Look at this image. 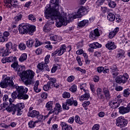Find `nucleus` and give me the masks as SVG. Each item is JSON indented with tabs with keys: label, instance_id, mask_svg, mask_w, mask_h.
Segmentation results:
<instances>
[{
	"label": "nucleus",
	"instance_id": "1",
	"mask_svg": "<svg viewBox=\"0 0 130 130\" xmlns=\"http://www.w3.org/2000/svg\"><path fill=\"white\" fill-rule=\"evenodd\" d=\"M59 2L58 0H51L49 7L46 8L45 11V17L48 20L54 21L56 20V26L60 28L62 25L67 26L68 23L72 22L74 19H76L77 17L74 16L69 17V20H66L63 17L60 15L59 13Z\"/></svg>",
	"mask_w": 130,
	"mask_h": 130
},
{
	"label": "nucleus",
	"instance_id": "2",
	"mask_svg": "<svg viewBox=\"0 0 130 130\" xmlns=\"http://www.w3.org/2000/svg\"><path fill=\"white\" fill-rule=\"evenodd\" d=\"M16 72L25 85L28 86L33 84V78L35 76V73L33 71L31 70L25 71V66H20L16 69Z\"/></svg>",
	"mask_w": 130,
	"mask_h": 130
},
{
	"label": "nucleus",
	"instance_id": "3",
	"mask_svg": "<svg viewBox=\"0 0 130 130\" xmlns=\"http://www.w3.org/2000/svg\"><path fill=\"white\" fill-rule=\"evenodd\" d=\"M17 85L16 88H14L16 89V91H14L12 93L11 97L13 99H18V100H26L29 98V95L26 93L28 92V88H25L23 86H19L18 84Z\"/></svg>",
	"mask_w": 130,
	"mask_h": 130
},
{
	"label": "nucleus",
	"instance_id": "4",
	"mask_svg": "<svg viewBox=\"0 0 130 130\" xmlns=\"http://www.w3.org/2000/svg\"><path fill=\"white\" fill-rule=\"evenodd\" d=\"M21 108H24V104L22 103H18L15 105L14 104H10L9 105V103H4L0 106V110L2 109H5L8 111V112H13V115H14L16 113V110H19Z\"/></svg>",
	"mask_w": 130,
	"mask_h": 130
},
{
	"label": "nucleus",
	"instance_id": "5",
	"mask_svg": "<svg viewBox=\"0 0 130 130\" xmlns=\"http://www.w3.org/2000/svg\"><path fill=\"white\" fill-rule=\"evenodd\" d=\"M36 27L29 24H20L18 28L19 32L20 34H27L28 33L29 35H33Z\"/></svg>",
	"mask_w": 130,
	"mask_h": 130
},
{
	"label": "nucleus",
	"instance_id": "6",
	"mask_svg": "<svg viewBox=\"0 0 130 130\" xmlns=\"http://www.w3.org/2000/svg\"><path fill=\"white\" fill-rule=\"evenodd\" d=\"M9 86L10 87H12V88H17V84H14L13 80H12L10 77H6L0 82V87L1 88H2V89L8 88Z\"/></svg>",
	"mask_w": 130,
	"mask_h": 130
},
{
	"label": "nucleus",
	"instance_id": "7",
	"mask_svg": "<svg viewBox=\"0 0 130 130\" xmlns=\"http://www.w3.org/2000/svg\"><path fill=\"white\" fill-rule=\"evenodd\" d=\"M116 124L117 126H119L120 128H123L127 125V120L122 116H120L117 118Z\"/></svg>",
	"mask_w": 130,
	"mask_h": 130
},
{
	"label": "nucleus",
	"instance_id": "8",
	"mask_svg": "<svg viewBox=\"0 0 130 130\" xmlns=\"http://www.w3.org/2000/svg\"><path fill=\"white\" fill-rule=\"evenodd\" d=\"M88 12H89V8L82 6L78 9L77 15H73L72 17L75 16L76 18H80V17H82V16L87 15Z\"/></svg>",
	"mask_w": 130,
	"mask_h": 130
},
{
	"label": "nucleus",
	"instance_id": "9",
	"mask_svg": "<svg viewBox=\"0 0 130 130\" xmlns=\"http://www.w3.org/2000/svg\"><path fill=\"white\" fill-rule=\"evenodd\" d=\"M28 116L29 117H36L39 120L43 119V116L40 114L39 111L36 110H33L32 111L29 112L27 114Z\"/></svg>",
	"mask_w": 130,
	"mask_h": 130
},
{
	"label": "nucleus",
	"instance_id": "10",
	"mask_svg": "<svg viewBox=\"0 0 130 130\" xmlns=\"http://www.w3.org/2000/svg\"><path fill=\"white\" fill-rule=\"evenodd\" d=\"M110 70L113 79L116 78L117 75L119 74V70L116 65H113L110 67Z\"/></svg>",
	"mask_w": 130,
	"mask_h": 130
},
{
	"label": "nucleus",
	"instance_id": "11",
	"mask_svg": "<svg viewBox=\"0 0 130 130\" xmlns=\"http://www.w3.org/2000/svg\"><path fill=\"white\" fill-rule=\"evenodd\" d=\"M100 36V33L99 32V29L98 28L94 29L93 31L90 32L89 34V38L92 40L97 39V37Z\"/></svg>",
	"mask_w": 130,
	"mask_h": 130
},
{
	"label": "nucleus",
	"instance_id": "12",
	"mask_svg": "<svg viewBox=\"0 0 130 130\" xmlns=\"http://www.w3.org/2000/svg\"><path fill=\"white\" fill-rule=\"evenodd\" d=\"M116 82L117 84H125L127 80L124 78V76L122 75H120L117 77L115 79Z\"/></svg>",
	"mask_w": 130,
	"mask_h": 130
},
{
	"label": "nucleus",
	"instance_id": "13",
	"mask_svg": "<svg viewBox=\"0 0 130 130\" xmlns=\"http://www.w3.org/2000/svg\"><path fill=\"white\" fill-rule=\"evenodd\" d=\"M106 47L109 50H114V49H116V46L115 45V43L112 41H109L106 44Z\"/></svg>",
	"mask_w": 130,
	"mask_h": 130
},
{
	"label": "nucleus",
	"instance_id": "14",
	"mask_svg": "<svg viewBox=\"0 0 130 130\" xmlns=\"http://www.w3.org/2000/svg\"><path fill=\"white\" fill-rule=\"evenodd\" d=\"M66 103L68 104V106H72L74 104V106H78V102L76 100L74 101V98H71L70 99H68L66 101Z\"/></svg>",
	"mask_w": 130,
	"mask_h": 130
},
{
	"label": "nucleus",
	"instance_id": "15",
	"mask_svg": "<svg viewBox=\"0 0 130 130\" xmlns=\"http://www.w3.org/2000/svg\"><path fill=\"white\" fill-rule=\"evenodd\" d=\"M119 112L120 114H125V113H128L129 112V110L128 108L124 107L123 106L120 107L119 108Z\"/></svg>",
	"mask_w": 130,
	"mask_h": 130
},
{
	"label": "nucleus",
	"instance_id": "16",
	"mask_svg": "<svg viewBox=\"0 0 130 130\" xmlns=\"http://www.w3.org/2000/svg\"><path fill=\"white\" fill-rule=\"evenodd\" d=\"M88 25H89L88 20H83L78 23V27H79V28H84L85 26H87Z\"/></svg>",
	"mask_w": 130,
	"mask_h": 130
},
{
	"label": "nucleus",
	"instance_id": "17",
	"mask_svg": "<svg viewBox=\"0 0 130 130\" xmlns=\"http://www.w3.org/2000/svg\"><path fill=\"white\" fill-rule=\"evenodd\" d=\"M60 125L62 130H73L72 126L68 125L64 122H61Z\"/></svg>",
	"mask_w": 130,
	"mask_h": 130
},
{
	"label": "nucleus",
	"instance_id": "18",
	"mask_svg": "<svg viewBox=\"0 0 130 130\" xmlns=\"http://www.w3.org/2000/svg\"><path fill=\"white\" fill-rule=\"evenodd\" d=\"M0 53H2V56H7V55H9L11 53V52L9 50L3 47L0 49Z\"/></svg>",
	"mask_w": 130,
	"mask_h": 130
},
{
	"label": "nucleus",
	"instance_id": "19",
	"mask_svg": "<svg viewBox=\"0 0 130 130\" xmlns=\"http://www.w3.org/2000/svg\"><path fill=\"white\" fill-rule=\"evenodd\" d=\"M89 47L96 49L97 48H101V47H102V45L99 44L98 42H94L89 44Z\"/></svg>",
	"mask_w": 130,
	"mask_h": 130
},
{
	"label": "nucleus",
	"instance_id": "20",
	"mask_svg": "<svg viewBox=\"0 0 130 130\" xmlns=\"http://www.w3.org/2000/svg\"><path fill=\"white\" fill-rule=\"evenodd\" d=\"M96 92L99 99H104V95L103 94V92L101 88H98L96 90Z\"/></svg>",
	"mask_w": 130,
	"mask_h": 130
},
{
	"label": "nucleus",
	"instance_id": "21",
	"mask_svg": "<svg viewBox=\"0 0 130 130\" xmlns=\"http://www.w3.org/2000/svg\"><path fill=\"white\" fill-rule=\"evenodd\" d=\"M67 51V46L64 45H62L59 50V53L58 54V56H60V55H62V54Z\"/></svg>",
	"mask_w": 130,
	"mask_h": 130
},
{
	"label": "nucleus",
	"instance_id": "22",
	"mask_svg": "<svg viewBox=\"0 0 130 130\" xmlns=\"http://www.w3.org/2000/svg\"><path fill=\"white\" fill-rule=\"evenodd\" d=\"M4 36L2 38V42H5V41H8V37L10 36V32L9 31H6L3 33Z\"/></svg>",
	"mask_w": 130,
	"mask_h": 130
},
{
	"label": "nucleus",
	"instance_id": "23",
	"mask_svg": "<svg viewBox=\"0 0 130 130\" xmlns=\"http://www.w3.org/2000/svg\"><path fill=\"white\" fill-rule=\"evenodd\" d=\"M62 108H61V106L59 104H56V107L54 108L55 114L57 115L59 112H61Z\"/></svg>",
	"mask_w": 130,
	"mask_h": 130
},
{
	"label": "nucleus",
	"instance_id": "24",
	"mask_svg": "<svg viewBox=\"0 0 130 130\" xmlns=\"http://www.w3.org/2000/svg\"><path fill=\"white\" fill-rule=\"evenodd\" d=\"M90 98V94L89 93H86L81 95L79 99L80 101L82 102L83 100H88Z\"/></svg>",
	"mask_w": 130,
	"mask_h": 130
},
{
	"label": "nucleus",
	"instance_id": "25",
	"mask_svg": "<svg viewBox=\"0 0 130 130\" xmlns=\"http://www.w3.org/2000/svg\"><path fill=\"white\" fill-rule=\"evenodd\" d=\"M38 86H39V81L37 80L35 83L34 87V91L36 92V93H39L41 89L40 88H38Z\"/></svg>",
	"mask_w": 130,
	"mask_h": 130
},
{
	"label": "nucleus",
	"instance_id": "26",
	"mask_svg": "<svg viewBox=\"0 0 130 130\" xmlns=\"http://www.w3.org/2000/svg\"><path fill=\"white\" fill-rule=\"evenodd\" d=\"M51 24H54V22H47V23L44 26L43 30L44 32H48V31H49V25H51Z\"/></svg>",
	"mask_w": 130,
	"mask_h": 130
},
{
	"label": "nucleus",
	"instance_id": "27",
	"mask_svg": "<svg viewBox=\"0 0 130 130\" xmlns=\"http://www.w3.org/2000/svg\"><path fill=\"white\" fill-rule=\"evenodd\" d=\"M103 91L106 99L109 100V99H110V93H109V90H108V89L106 88H104Z\"/></svg>",
	"mask_w": 130,
	"mask_h": 130
},
{
	"label": "nucleus",
	"instance_id": "28",
	"mask_svg": "<svg viewBox=\"0 0 130 130\" xmlns=\"http://www.w3.org/2000/svg\"><path fill=\"white\" fill-rule=\"evenodd\" d=\"M115 18V15L112 13H109L107 16V19L110 22H113Z\"/></svg>",
	"mask_w": 130,
	"mask_h": 130
},
{
	"label": "nucleus",
	"instance_id": "29",
	"mask_svg": "<svg viewBox=\"0 0 130 130\" xmlns=\"http://www.w3.org/2000/svg\"><path fill=\"white\" fill-rule=\"evenodd\" d=\"M27 54L23 53L19 58V60L20 62H23V61H25V60H27Z\"/></svg>",
	"mask_w": 130,
	"mask_h": 130
},
{
	"label": "nucleus",
	"instance_id": "30",
	"mask_svg": "<svg viewBox=\"0 0 130 130\" xmlns=\"http://www.w3.org/2000/svg\"><path fill=\"white\" fill-rule=\"evenodd\" d=\"M34 42H35V41H34V40H32V39H30L29 40H28L26 42V45L27 47H32V46H33Z\"/></svg>",
	"mask_w": 130,
	"mask_h": 130
},
{
	"label": "nucleus",
	"instance_id": "31",
	"mask_svg": "<svg viewBox=\"0 0 130 130\" xmlns=\"http://www.w3.org/2000/svg\"><path fill=\"white\" fill-rule=\"evenodd\" d=\"M52 105H53V102L49 101L46 104V108L47 110L52 109Z\"/></svg>",
	"mask_w": 130,
	"mask_h": 130
},
{
	"label": "nucleus",
	"instance_id": "32",
	"mask_svg": "<svg viewBox=\"0 0 130 130\" xmlns=\"http://www.w3.org/2000/svg\"><path fill=\"white\" fill-rule=\"evenodd\" d=\"M110 104H111V105H112V107L114 109L117 108L118 107H119V105H120L119 102H114V101L111 102Z\"/></svg>",
	"mask_w": 130,
	"mask_h": 130
},
{
	"label": "nucleus",
	"instance_id": "33",
	"mask_svg": "<svg viewBox=\"0 0 130 130\" xmlns=\"http://www.w3.org/2000/svg\"><path fill=\"white\" fill-rule=\"evenodd\" d=\"M12 2V1L11 0H4V6H6L7 8L11 9V8H12V6L9 5H11Z\"/></svg>",
	"mask_w": 130,
	"mask_h": 130
},
{
	"label": "nucleus",
	"instance_id": "34",
	"mask_svg": "<svg viewBox=\"0 0 130 130\" xmlns=\"http://www.w3.org/2000/svg\"><path fill=\"white\" fill-rule=\"evenodd\" d=\"M89 105H90V101H85L82 103V106L85 110L88 109V106H89Z\"/></svg>",
	"mask_w": 130,
	"mask_h": 130
},
{
	"label": "nucleus",
	"instance_id": "35",
	"mask_svg": "<svg viewBox=\"0 0 130 130\" xmlns=\"http://www.w3.org/2000/svg\"><path fill=\"white\" fill-rule=\"evenodd\" d=\"M23 18V15L21 14H18L17 16H15L14 18V21H16V22H18L19 21H20L21 19Z\"/></svg>",
	"mask_w": 130,
	"mask_h": 130
},
{
	"label": "nucleus",
	"instance_id": "36",
	"mask_svg": "<svg viewBox=\"0 0 130 130\" xmlns=\"http://www.w3.org/2000/svg\"><path fill=\"white\" fill-rule=\"evenodd\" d=\"M129 89L128 88L124 90L123 92L124 97H128V96H129Z\"/></svg>",
	"mask_w": 130,
	"mask_h": 130
},
{
	"label": "nucleus",
	"instance_id": "37",
	"mask_svg": "<svg viewBox=\"0 0 130 130\" xmlns=\"http://www.w3.org/2000/svg\"><path fill=\"white\" fill-rule=\"evenodd\" d=\"M6 49H8V50H11L12 48H13V43L11 42H8L6 45Z\"/></svg>",
	"mask_w": 130,
	"mask_h": 130
},
{
	"label": "nucleus",
	"instance_id": "38",
	"mask_svg": "<svg viewBox=\"0 0 130 130\" xmlns=\"http://www.w3.org/2000/svg\"><path fill=\"white\" fill-rule=\"evenodd\" d=\"M71 92L73 93H75V92H77V85L74 84L69 89Z\"/></svg>",
	"mask_w": 130,
	"mask_h": 130
},
{
	"label": "nucleus",
	"instance_id": "39",
	"mask_svg": "<svg viewBox=\"0 0 130 130\" xmlns=\"http://www.w3.org/2000/svg\"><path fill=\"white\" fill-rule=\"evenodd\" d=\"M75 119L77 123H79V124H83V122L81 121V119L79 116L76 115L75 116Z\"/></svg>",
	"mask_w": 130,
	"mask_h": 130
},
{
	"label": "nucleus",
	"instance_id": "40",
	"mask_svg": "<svg viewBox=\"0 0 130 130\" xmlns=\"http://www.w3.org/2000/svg\"><path fill=\"white\" fill-rule=\"evenodd\" d=\"M62 97L63 98H64V99H66V98H70V97H71V93H70V92L65 91L62 94Z\"/></svg>",
	"mask_w": 130,
	"mask_h": 130
},
{
	"label": "nucleus",
	"instance_id": "41",
	"mask_svg": "<svg viewBox=\"0 0 130 130\" xmlns=\"http://www.w3.org/2000/svg\"><path fill=\"white\" fill-rule=\"evenodd\" d=\"M17 59V57H7V60L8 62H13V61H15Z\"/></svg>",
	"mask_w": 130,
	"mask_h": 130
},
{
	"label": "nucleus",
	"instance_id": "42",
	"mask_svg": "<svg viewBox=\"0 0 130 130\" xmlns=\"http://www.w3.org/2000/svg\"><path fill=\"white\" fill-rule=\"evenodd\" d=\"M28 20L30 21H31L32 22H36V18L34 17V15L33 14H30L28 15Z\"/></svg>",
	"mask_w": 130,
	"mask_h": 130
},
{
	"label": "nucleus",
	"instance_id": "43",
	"mask_svg": "<svg viewBox=\"0 0 130 130\" xmlns=\"http://www.w3.org/2000/svg\"><path fill=\"white\" fill-rule=\"evenodd\" d=\"M19 64L18 63V62H14L13 63L11 64V68H13L15 70V71H17V69H18Z\"/></svg>",
	"mask_w": 130,
	"mask_h": 130
},
{
	"label": "nucleus",
	"instance_id": "44",
	"mask_svg": "<svg viewBox=\"0 0 130 130\" xmlns=\"http://www.w3.org/2000/svg\"><path fill=\"white\" fill-rule=\"evenodd\" d=\"M50 40L52 41H58V36L56 35L52 36L50 38Z\"/></svg>",
	"mask_w": 130,
	"mask_h": 130
},
{
	"label": "nucleus",
	"instance_id": "45",
	"mask_svg": "<svg viewBox=\"0 0 130 130\" xmlns=\"http://www.w3.org/2000/svg\"><path fill=\"white\" fill-rule=\"evenodd\" d=\"M19 48L20 50H25L26 49V45L24 43H20L19 45Z\"/></svg>",
	"mask_w": 130,
	"mask_h": 130
},
{
	"label": "nucleus",
	"instance_id": "46",
	"mask_svg": "<svg viewBox=\"0 0 130 130\" xmlns=\"http://www.w3.org/2000/svg\"><path fill=\"white\" fill-rule=\"evenodd\" d=\"M45 64V63H43V62L40 63L38 64V65L37 66V68H38V69H39V70H40V71H42V70H43V69H44V68Z\"/></svg>",
	"mask_w": 130,
	"mask_h": 130
},
{
	"label": "nucleus",
	"instance_id": "47",
	"mask_svg": "<svg viewBox=\"0 0 130 130\" xmlns=\"http://www.w3.org/2000/svg\"><path fill=\"white\" fill-rule=\"evenodd\" d=\"M68 105H69L66 102L62 104V109L63 110H69V109H70V107Z\"/></svg>",
	"mask_w": 130,
	"mask_h": 130
},
{
	"label": "nucleus",
	"instance_id": "48",
	"mask_svg": "<svg viewBox=\"0 0 130 130\" xmlns=\"http://www.w3.org/2000/svg\"><path fill=\"white\" fill-rule=\"evenodd\" d=\"M109 7H110V8H115L116 6V4H115V2H113V1H110L109 3Z\"/></svg>",
	"mask_w": 130,
	"mask_h": 130
},
{
	"label": "nucleus",
	"instance_id": "49",
	"mask_svg": "<svg viewBox=\"0 0 130 130\" xmlns=\"http://www.w3.org/2000/svg\"><path fill=\"white\" fill-rule=\"evenodd\" d=\"M35 125H36V124H35V122H34V121L31 120L28 122V126L29 127H30V128H32L33 127H35Z\"/></svg>",
	"mask_w": 130,
	"mask_h": 130
},
{
	"label": "nucleus",
	"instance_id": "50",
	"mask_svg": "<svg viewBox=\"0 0 130 130\" xmlns=\"http://www.w3.org/2000/svg\"><path fill=\"white\" fill-rule=\"evenodd\" d=\"M49 58H50V55H47L45 58V63L47 64L49 62Z\"/></svg>",
	"mask_w": 130,
	"mask_h": 130
},
{
	"label": "nucleus",
	"instance_id": "51",
	"mask_svg": "<svg viewBox=\"0 0 130 130\" xmlns=\"http://www.w3.org/2000/svg\"><path fill=\"white\" fill-rule=\"evenodd\" d=\"M43 43L38 41V39H36V44L35 47H38V46H40V45H42Z\"/></svg>",
	"mask_w": 130,
	"mask_h": 130
},
{
	"label": "nucleus",
	"instance_id": "52",
	"mask_svg": "<svg viewBox=\"0 0 130 130\" xmlns=\"http://www.w3.org/2000/svg\"><path fill=\"white\" fill-rule=\"evenodd\" d=\"M74 80H75V77H74V76H69L67 79V81L69 82V83L73 82Z\"/></svg>",
	"mask_w": 130,
	"mask_h": 130
},
{
	"label": "nucleus",
	"instance_id": "53",
	"mask_svg": "<svg viewBox=\"0 0 130 130\" xmlns=\"http://www.w3.org/2000/svg\"><path fill=\"white\" fill-rule=\"evenodd\" d=\"M3 101L5 102H7V101H9V96L7 94H5L3 96Z\"/></svg>",
	"mask_w": 130,
	"mask_h": 130
},
{
	"label": "nucleus",
	"instance_id": "54",
	"mask_svg": "<svg viewBox=\"0 0 130 130\" xmlns=\"http://www.w3.org/2000/svg\"><path fill=\"white\" fill-rule=\"evenodd\" d=\"M100 126L99 124H95L92 128V130H99Z\"/></svg>",
	"mask_w": 130,
	"mask_h": 130
},
{
	"label": "nucleus",
	"instance_id": "55",
	"mask_svg": "<svg viewBox=\"0 0 130 130\" xmlns=\"http://www.w3.org/2000/svg\"><path fill=\"white\" fill-rule=\"evenodd\" d=\"M103 70H104V67H100L97 68L96 71L100 73H102V72H103Z\"/></svg>",
	"mask_w": 130,
	"mask_h": 130
},
{
	"label": "nucleus",
	"instance_id": "56",
	"mask_svg": "<svg viewBox=\"0 0 130 130\" xmlns=\"http://www.w3.org/2000/svg\"><path fill=\"white\" fill-rule=\"evenodd\" d=\"M43 88V90H44V91H48V90H49V89H50V87L48 85V83L47 84V85H45Z\"/></svg>",
	"mask_w": 130,
	"mask_h": 130
},
{
	"label": "nucleus",
	"instance_id": "57",
	"mask_svg": "<svg viewBox=\"0 0 130 130\" xmlns=\"http://www.w3.org/2000/svg\"><path fill=\"white\" fill-rule=\"evenodd\" d=\"M115 35H116L115 34V33H114L113 31H111L109 33V38H110L111 39L113 38L114 36H115Z\"/></svg>",
	"mask_w": 130,
	"mask_h": 130
},
{
	"label": "nucleus",
	"instance_id": "58",
	"mask_svg": "<svg viewBox=\"0 0 130 130\" xmlns=\"http://www.w3.org/2000/svg\"><path fill=\"white\" fill-rule=\"evenodd\" d=\"M44 71H47V72H49L50 70H49V68H48V66H47V64L45 63V65L44 66V68L43 69Z\"/></svg>",
	"mask_w": 130,
	"mask_h": 130
},
{
	"label": "nucleus",
	"instance_id": "59",
	"mask_svg": "<svg viewBox=\"0 0 130 130\" xmlns=\"http://www.w3.org/2000/svg\"><path fill=\"white\" fill-rule=\"evenodd\" d=\"M74 121H75V117H70L68 120L69 123H74Z\"/></svg>",
	"mask_w": 130,
	"mask_h": 130
},
{
	"label": "nucleus",
	"instance_id": "60",
	"mask_svg": "<svg viewBox=\"0 0 130 130\" xmlns=\"http://www.w3.org/2000/svg\"><path fill=\"white\" fill-rule=\"evenodd\" d=\"M76 59L79 64V66H83V63H82V61H81V57L77 56L76 57Z\"/></svg>",
	"mask_w": 130,
	"mask_h": 130
},
{
	"label": "nucleus",
	"instance_id": "61",
	"mask_svg": "<svg viewBox=\"0 0 130 130\" xmlns=\"http://www.w3.org/2000/svg\"><path fill=\"white\" fill-rule=\"evenodd\" d=\"M56 70H57V66H54L53 68L51 69V72L52 73H55V72H56Z\"/></svg>",
	"mask_w": 130,
	"mask_h": 130
},
{
	"label": "nucleus",
	"instance_id": "62",
	"mask_svg": "<svg viewBox=\"0 0 130 130\" xmlns=\"http://www.w3.org/2000/svg\"><path fill=\"white\" fill-rule=\"evenodd\" d=\"M100 79V78H99V76H94L93 80L94 81V82H99V80Z\"/></svg>",
	"mask_w": 130,
	"mask_h": 130
},
{
	"label": "nucleus",
	"instance_id": "63",
	"mask_svg": "<svg viewBox=\"0 0 130 130\" xmlns=\"http://www.w3.org/2000/svg\"><path fill=\"white\" fill-rule=\"evenodd\" d=\"M47 96H48L47 93H46V92H43L41 94V97L43 99H46V98H47Z\"/></svg>",
	"mask_w": 130,
	"mask_h": 130
},
{
	"label": "nucleus",
	"instance_id": "64",
	"mask_svg": "<svg viewBox=\"0 0 130 130\" xmlns=\"http://www.w3.org/2000/svg\"><path fill=\"white\" fill-rule=\"evenodd\" d=\"M49 82L50 83H53L55 84L56 83V79L53 78H50Z\"/></svg>",
	"mask_w": 130,
	"mask_h": 130
}]
</instances>
